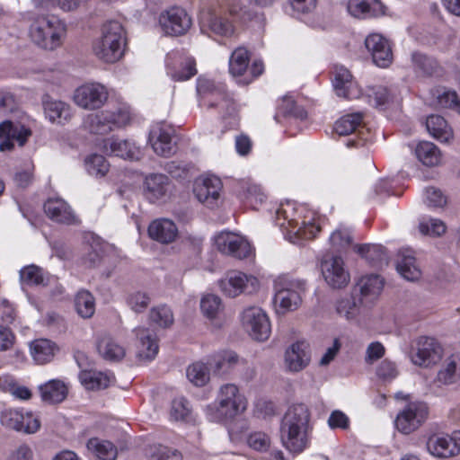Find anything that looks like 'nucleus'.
Here are the masks:
<instances>
[{"label":"nucleus","instance_id":"47","mask_svg":"<svg viewBox=\"0 0 460 460\" xmlns=\"http://www.w3.org/2000/svg\"><path fill=\"white\" fill-rule=\"evenodd\" d=\"M75 307L77 314L84 319L91 318L95 312V300L87 290L78 291L75 297Z\"/></svg>","mask_w":460,"mask_h":460},{"label":"nucleus","instance_id":"22","mask_svg":"<svg viewBox=\"0 0 460 460\" xmlns=\"http://www.w3.org/2000/svg\"><path fill=\"white\" fill-rule=\"evenodd\" d=\"M31 134L29 128L19 123H13L10 120L0 123V139H3L0 143V151H11L14 146V140L20 146H23Z\"/></svg>","mask_w":460,"mask_h":460},{"label":"nucleus","instance_id":"36","mask_svg":"<svg viewBox=\"0 0 460 460\" xmlns=\"http://www.w3.org/2000/svg\"><path fill=\"white\" fill-rule=\"evenodd\" d=\"M40 396L47 403H59L67 395V387L60 380H50L40 386Z\"/></svg>","mask_w":460,"mask_h":460},{"label":"nucleus","instance_id":"52","mask_svg":"<svg viewBox=\"0 0 460 460\" xmlns=\"http://www.w3.org/2000/svg\"><path fill=\"white\" fill-rule=\"evenodd\" d=\"M362 114L352 113L341 117L335 122L334 129L337 134L346 136L353 133L361 125Z\"/></svg>","mask_w":460,"mask_h":460},{"label":"nucleus","instance_id":"20","mask_svg":"<svg viewBox=\"0 0 460 460\" xmlns=\"http://www.w3.org/2000/svg\"><path fill=\"white\" fill-rule=\"evenodd\" d=\"M365 46L371 54L373 62L380 67H387L393 61L390 42L379 33H371L365 40Z\"/></svg>","mask_w":460,"mask_h":460},{"label":"nucleus","instance_id":"51","mask_svg":"<svg viewBox=\"0 0 460 460\" xmlns=\"http://www.w3.org/2000/svg\"><path fill=\"white\" fill-rule=\"evenodd\" d=\"M200 309L208 319L215 320L223 312L222 300L213 294L205 295L200 301Z\"/></svg>","mask_w":460,"mask_h":460},{"label":"nucleus","instance_id":"32","mask_svg":"<svg viewBox=\"0 0 460 460\" xmlns=\"http://www.w3.org/2000/svg\"><path fill=\"white\" fill-rule=\"evenodd\" d=\"M437 382L449 385L457 383L460 380V355L453 354L447 357L438 372Z\"/></svg>","mask_w":460,"mask_h":460},{"label":"nucleus","instance_id":"29","mask_svg":"<svg viewBox=\"0 0 460 460\" xmlns=\"http://www.w3.org/2000/svg\"><path fill=\"white\" fill-rule=\"evenodd\" d=\"M209 30L212 33L222 36L231 37L234 32L233 23L228 21L220 13L208 12L201 18V30Z\"/></svg>","mask_w":460,"mask_h":460},{"label":"nucleus","instance_id":"30","mask_svg":"<svg viewBox=\"0 0 460 460\" xmlns=\"http://www.w3.org/2000/svg\"><path fill=\"white\" fill-rule=\"evenodd\" d=\"M396 269L402 277L409 281L420 279L421 270L411 250H402L398 253Z\"/></svg>","mask_w":460,"mask_h":460},{"label":"nucleus","instance_id":"1","mask_svg":"<svg viewBox=\"0 0 460 460\" xmlns=\"http://www.w3.org/2000/svg\"><path fill=\"white\" fill-rule=\"evenodd\" d=\"M313 429L308 406L305 403L290 405L280 424L282 445L292 454H301L310 447Z\"/></svg>","mask_w":460,"mask_h":460},{"label":"nucleus","instance_id":"64","mask_svg":"<svg viewBox=\"0 0 460 460\" xmlns=\"http://www.w3.org/2000/svg\"><path fill=\"white\" fill-rule=\"evenodd\" d=\"M425 202L430 208H443L446 206L447 199L439 189L434 187L425 190Z\"/></svg>","mask_w":460,"mask_h":460},{"label":"nucleus","instance_id":"44","mask_svg":"<svg viewBox=\"0 0 460 460\" xmlns=\"http://www.w3.org/2000/svg\"><path fill=\"white\" fill-rule=\"evenodd\" d=\"M87 448L101 460H115L118 455L117 447L111 442L97 438L88 440Z\"/></svg>","mask_w":460,"mask_h":460},{"label":"nucleus","instance_id":"43","mask_svg":"<svg viewBox=\"0 0 460 460\" xmlns=\"http://www.w3.org/2000/svg\"><path fill=\"white\" fill-rule=\"evenodd\" d=\"M355 251L375 266L387 263V254L384 246L380 244L356 245Z\"/></svg>","mask_w":460,"mask_h":460},{"label":"nucleus","instance_id":"9","mask_svg":"<svg viewBox=\"0 0 460 460\" xmlns=\"http://www.w3.org/2000/svg\"><path fill=\"white\" fill-rule=\"evenodd\" d=\"M240 321L247 332L257 341H265L270 334V323L265 312L258 306H248L240 314Z\"/></svg>","mask_w":460,"mask_h":460},{"label":"nucleus","instance_id":"6","mask_svg":"<svg viewBox=\"0 0 460 460\" xmlns=\"http://www.w3.org/2000/svg\"><path fill=\"white\" fill-rule=\"evenodd\" d=\"M250 52L243 47L236 48L229 58V72L239 84L247 85L264 71V65L261 60H254L251 66Z\"/></svg>","mask_w":460,"mask_h":460},{"label":"nucleus","instance_id":"33","mask_svg":"<svg viewBox=\"0 0 460 460\" xmlns=\"http://www.w3.org/2000/svg\"><path fill=\"white\" fill-rule=\"evenodd\" d=\"M30 350L35 362L42 365L50 362L59 349L50 340L38 339L31 342Z\"/></svg>","mask_w":460,"mask_h":460},{"label":"nucleus","instance_id":"3","mask_svg":"<svg viewBox=\"0 0 460 460\" xmlns=\"http://www.w3.org/2000/svg\"><path fill=\"white\" fill-rule=\"evenodd\" d=\"M197 92L208 98V108H217L224 112L223 120L229 119L227 129H234L238 127L239 119L236 104L223 88L217 87L210 80L199 78Z\"/></svg>","mask_w":460,"mask_h":460},{"label":"nucleus","instance_id":"17","mask_svg":"<svg viewBox=\"0 0 460 460\" xmlns=\"http://www.w3.org/2000/svg\"><path fill=\"white\" fill-rule=\"evenodd\" d=\"M427 449L434 456L447 458L460 453V430L451 436L435 434L429 438Z\"/></svg>","mask_w":460,"mask_h":460},{"label":"nucleus","instance_id":"35","mask_svg":"<svg viewBox=\"0 0 460 460\" xmlns=\"http://www.w3.org/2000/svg\"><path fill=\"white\" fill-rule=\"evenodd\" d=\"M417 159L425 166H438L441 163L442 155L439 148L429 141H420L414 149Z\"/></svg>","mask_w":460,"mask_h":460},{"label":"nucleus","instance_id":"49","mask_svg":"<svg viewBox=\"0 0 460 460\" xmlns=\"http://www.w3.org/2000/svg\"><path fill=\"white\" fill-rule=\"evenodd\" d=\"M368 102L378 108H383L393 102L394 94L390 89L383 85L372 86L367 90Z\"/></svg>","mask_w":460,"mask_h":460},{"label":"nucleus","instance_id":"2","mask_svg":"<svg viewBox=\"0 0 460 460\" xmlns=\"http://www.w3.org/2000/svg\"><path fill=\"white\" fill-rule=\"evenodd\" d=\"M126 45L125 31L120 22L110 21L103 24L102 37L94 41V55L106 63H115L124 53Z\"/></svg>","mask_w":460,"mask_h":460},{"label":"nucleus","instance_id":"28","mask_svg":"<svg viewBox=\"0 0 460 460\" xmlns=\"http://www.w3.org/2000/svg\"><path fill=\"white\" fill-rule=\"evenodd\" d=\"M102 151L109 155L123 159H138L139 150L130 142L117 137L106 138L102 141Z\"/></svg>","mask_w":460,"mask_h":460},{"label":"nucleus","instance_id":"56","mask_svg":"<svg viewBox=\"0 0 460 460\" xmlns=\"http://www.w3.org/2000/svg\"><path fill=\"white\" fill-rule=\"evenodd\" d=\"M86 169L91 175L104 176L109 171V164L105 157L101 155H92L86 161Z\"/></svg>","mask_w":460,"mask_h":460},{"label":"nucleus","instance_id":"34","mask_svg":"<svg viewBox=\"0 0 460 460\" xmlns=\"http://www.w3.org/2000/svg\"><path fill=\"white\" fill-rule=\"evenodd\" d=\"M352 85V75L350 72L343 66L336 67L333 86L337 95L346 99L357 98L358 92L353 91L351 89Z\"/></svg>","mask_w":460,"mask_h":460},{"label":"nucleus","instance_id":"27","mask_svg":"<svg viewBox=\"0 0 460 460\" xmlns=\"http://www.w3.org/2000/svg\"><path fill=\"white\" fill-rule=\"evenodd\" d=\"M148 235L158 243L168 244L175 241L178 236V228L173 221L159 218L149 225Z\"/></svg>","mask_w":460,"mask_h":460},{"label":"nucleus","instance_id":"48","mask_svg":"<svg viewBox=\"0 0 460 460\" xmlns=\"http://www.w3.org/2000/svg\"><path fill=\"white\" fill-rule=\"evenodd\" d=\"M167 74L174 81H186L197 74L196 62L192 58H185L181 62V68L176 69L167 64Z\"/></svg>","mask_w":460,"mask_h":460},{"label":"nucleus","instance_id":"15","mask_svg":"<svg viewBox=\"0 0 460 460\" xmlns=\"http://www.w3.org/2000/svg\"><path fill=\"white\" fill-rule=\"evenodd\" d=\"M108 99L104 85L91 83L78 87L74 94L75 102L81 108L95 110L101 108Z\"/></svg>","mask_w":460,"mask_h":460},{"label":"nucleus","instance_id":"10","mask_svg":"<svg viewBox=\"0 0 460 460\" xmlns=\"http://www.w3.org/2000/svg\"><path fill=\"white\" fill-rule=\"evenodd\" d=\"M222 292L235 297L242 293H252L259 288V280L252 275H247L242 271L232 270L219 281Z\"/></svg>","mask_w":460,"mask_h":460},{"label":"nucleus","instance_id":"12","mask_svg":"<svg viewBox=\"0 0 460 460\" xmlns=\"http://www.w3.org/2000/svg\"><path fill=\"white\" fill-rule=\"evenodd\" d=\"M427 416L428 407L425 403L411 402L397 414L396 429L403 434H410L420 427Z\"/></svg>","mask_w":460,"mask_h":460},{"label":"nucleus","instance_id":"57","mask_svg":"<svg viewBox=\"0 0 460 460\" xmlns=\"http://www.w3.org/2000/svg\"><path fill=\"white\" fill-rule=\"evenodd\" d=\"M419 230L425 235L440 236L446 232L447 226L440 219L429 218L420 222Z\"/></svg>","mask_w":460,"mask_h":460},{"label":"nucleus","instance_id":"23","mask_svg":"<svg viewBox=\"0 0 460 460\" xmlns=\"http://www.w3.org/2000/svg\"><path fill=\"white\" fill-rule=\"evenodd\" d=\"M44 212L49 218L59 224L76 225L79 223L71 207L59 198L47 199L44 203Z\"/></svg>","mask_w":460,"mask_h":460},{"label":"nucleus","instance_id":"31","mask_svg":"<svg viewBox=\"0 0 460 460\" xmlns=\"http://www.w3.org/2000/svg\"><path fill=\"white\" fill-rule=\"evenodd\" d=\"M135 332L140 341L138 357L146 360L154 359L159 349L155 332L147 328H137Z\"/></svg>","mask_w":460,"mask_h":460},{"label":"nucleus","instance_id":"8","mask_svg":"<svg viewBox=\"0 0 460 460\" xmlns=\"http://www.w3.org/2000/svg\"><path fill=\"white\" fill-rule=\"evenodd\" d=\"M217 402V415L213 418L217 421L233 419L246 409L245 398L234 384H226L220 387Z\"/></svg>","mask_w":460,"mask_h":460},{"label":"nucleus","instance_id":"26","mask_svg":"<svg viewBox=\"0 0 460 460\" xmlns=\"http://www.w3.org/2000/svg\"><path fill=\"white\" fill-rule=\"evenodd\" d=\"M42 104L45 117L51 123L63 125L68 122L73 116L71 106L65 102L45 96Z\"/></svg>","mask_w":460,"mask_h":460},{"label":"nucleus","instance_id":"62","mask_svg":"<svg viewBox=\"0 0 460 460\" xmlns=\"http://www.w3.org/2000/svg\"><path fill=\"white\" fill-rule=\"evenodd\" d=\"M127 303L136 313L143 312L150 304V297L143 292H135L128 296Z\"/></svg>","mask_w":460,"mask_h":460},{"label":"nucleus","instance_id":"60","mask_svg":"<svg viewBox=\"0 0 460 460\" xmlns=\"http://www.w3.org/2000/svg\"><path fill=\"white\" fill-rule=\"evenodd\" d=\"M437 100L440 108L452 109L460 114V100L455 91L444 90L438 94Z\"/></svg>","mask_w":460,"mask_h":460},{"label":"nucleus","instance_id":"63","mask_svg":"<svg viewBox=\"0 0 460 460\" xmlns=\"http://www.w3.org/2000/svg\"><path fill=\"white\" fill-rule=\"evenodd\" d=\"M190 413L189 402L185 398H176L172 402L171 416L175 420H183Z\"/></svg>","mask_w":460,"mask_h":460},{"label":"nucleus","instance_id":"38","mask_svg":"<svg viewBox=\"0 0 460 460\" xmlns=\"http://www.w3.org/2000/svg\"><path fill=\"white\" fill-rule=\"evenodd\" d=\"M99 354L109 361H119L125 356L124 348L119 345L113 338L104 335L97 342Z\"/></svg>","mask_w":460,"mask_h":460},{"label":"nucleus","instance_id":"46","mask_svg":"<svg viewBox=\"0 0 460 460\" xmlns=\"http://www.w3.org/2000/svg\"><path fill=\"white\" fill-rule=\"evenodd\" d=\"M288 226L291 227L290 233L295 234V239L291 240L294 243L300 240H311L321 231V227L314 222L303 221L301 226H298L297 222L289 220Z\"/></svg>","mask_w":460,"mask_h":460},{"label":"nucleus","instance_id":"61","mask_svg":"<svg viewBox=\"0 0 460 460\" xmlns=\"http://www.w3.org/2000/svg\"><path fill=\"white\" fill-rule=\"evenodd\" d=\"M352 241L351 234L348 229L338 228L330 236V243L336 251H341L348 247Z\"/></svg>","mask_w":460,"mask_h":460},{"label":"nucleus","instance_id":"45","mask_svg":"<svg viewBox=\"0 0 460 460\" xmlns=\"http://www.w3.org/2000/svg\"><path fill=\"white\" fill-rule=\"evenodd\" d=\"M362 301L354 296L339 299L336 303L337 314L347 320H353L359 314Z\"/></svg>","mask_w":460,"mask_h":460},{"label":"nucleus","instance_id":"18","mask_svg":"<svg viewBox=\"0 0 460 460\" xmlns=\"http://www.w3.org/2000/svg\"><path fill=\"white\" fill-rule=\"evenodd\" d=\"M174 129L164 122L155 124L149 133V141L155 154L161 156H170L176 152L172 140Z\"/></svg>","mask_w":460,"mask_h":460},{"label":"nucleus","instance_id":"42","mask_svg":"<svg viewBox=\"0 0 460 460\" xmlns=\"http://www.w3.org/2000/svg\"><path fill=\"white\" fill-rule=\"evenodd\" d=\"M384 280L378 275H368L360 278L357 288L364 298H376L382 291Z\"/></svg>","mask_w":460,"mask_h":460},{"label":"nucleus","instance_id":"50","mask_svg":"<svg viewBox=\"0 0 460 460\" xmlns=\"http://www.w3.org/2000/svg\"><path fill=\"white\" fill-rule=\"evenodd\" d=\"M220 8L221 12L228 13L237 21L245 22L252 17L248 7L241 0H223Z\"/></svg>","mask_w":460,"mask_h":460},{"label":"nucleus","instance_id":"5","mask_svg":"<svg viewBox=\"0 0 460 460\" xmlns=\"http://www.w3.org/2000/svg\"><path fill=\"white\" fill-rule=\"evenodd\" d=\"M131 119L129 109L119 106L87 115L84 126L93 134L104 135L126 127Z\"/></svg>","mask_w":460,"mask_h":460},{"label":"nucleus","instance_id":"58","mask_svg":"<svg viewBox=\"0 0 460 460\" xmlns=\"http://www.w3.org/2000/svg\"><path fill=\"white\" fill-rule=\"evenodd\" d=\"M21 281L27 285H40L43 283L44 278L42 270L36 265L23 267L20 270Z\"/></svg>","mask_w":460,"mask_h":460},{"label":"nucleus","instance_id":"59","mask_svg":"<svg viewBox=\"0 0 460 460\" xmlns=\"http://www.w3.org/2000/svg\"><path fill=\"white\" fill-rule=\"evenodd\" d=\"M279 111L284 116L294 117L304 119L307 113L301 106L296 105V102L290 97H285L279 106Z\"/></svg>","mask_w":460,"mask_h":460},{"label":"nucleus","instance_id":"41","mask_svg":"<svg viewBox=\"0 0 460 460\" xmlns=\"http://www.w3.org/2000/svg\"><path fill=\"white\" fill-rule=\"evenodd\" d=\"M238 363V356L234 351H222L214 355L208 364L217 375H226Z\"/></svg>","mask_w":460,"mask_h":460},{"label":"nucleus","instance_id":"53","mask_svg":"<svg viewBox=\"0 0 460 460\" xmlns=\"http://www.w3.org/2000/svg\"><path fill=\"white\" fill-rule=\"evenodd\" d=\"M149 320L161 328H168L172 325L174 317L169 306L161 305L150 310Z\"/></svg>","mask_w":460,"mask_h":460},{"label":"nucleus","instance_id":"37","mask_svg":"<svg viewBox=\"0 0 460 460\" xmlns=\"http://www.w3.org/2000/svg\"><path fill=\"white\" fill-rule=\"evenodd\" d=\"M428 132L441 142H447L453 137V132L447 120L439 115H430L426 119Z\"/></svg>","mask_w":460,"mask_h":460},{"label":"nucleus","instance_id":"25","mask_svg":"<svg viewBox=\"0 0 460 460\" xmlns=\"http://www.w3.org/2000/svg\"><path fill=\"white\" fill-rule=\"evenodd\" d=\"M221 187L220 179L212 176L197 181L193 191L201 203L213 208L219 198Z\"/></svg>","mask_w":460,"mask_h":460},{"label":"nucleus","instance_id":"54","mask_svg":"<svg viewBox=\"0 0 460 460\" xmlns=\"http://www.w3.org/2000/svg\"><path fill=\"white\" fill-rule=\"evenodd\" d=\"M187 377L195 385L203 386L209 380V370L205 364L196 362L187 368Z\"/></svg>","mask_w":460,"mask_h":460},{"label":"nucleus","instance_id":"7","mask_svg":"<svg viewBox=\"0 0 460 460\" xmlns=\"http://www.w3.org/2000/svg\"><path fill=\"white\" fill-rule=\"evenodd\" d=\"M63 25L56 19L46 16L37 18L30 29L31 40L40 47L54 49L61 44Z\"/></svg>","mask_w":460,"mask_h":460},{"label":"nucleus","instance_id":"24","mask_svg":"<svg viewBox=\"0 0 460 460\" xmlns=\"http://www.w3.org/2000/svg\"><path fill=\"white\" fill-rule=\"evenodd\" d=\"M309 346L304 341L290 345L285 352V367L290 372H299L310 362Z\"/></svg>","mask_w":460,"mask_h":460},{"label":"nucleus","instance_id":"21","mask_svg":"<svg viewBox=\"0 0 460 460\" xmlns=\"http://www.w3.org/2000/svg\"><path fill=\"white\" fill-rule=\"evenodd\" d=\"M171 190V181L163 173H150L144 180L143 194L152 203L166 199Z\"/></svg>","mask_w":460,"mask_h":460},{"label":"nucleus","instance_id":"16","mask_svg":"<svg viewBox=\"0 0 460 460\" xmlns=\"http://www.w3.org/2000/svg\"><path fill=\"white\" fill-rule=\"evenodd\" d=\"M217 249L226 255L237 259L247 258L251 253L250 243L242 236L223 231L215 237Z\"/></svg>","mask_w":460,"mask_h":460},{"label":"nucleus","instance_id":"11","mask_svg":"<svg viewBox=\"0 0 460 460\" xmlns=\"http://www.w3.org/2000/svg\"><path fill=\"white\" fill-rule=\"evenodd\" d=\"M158 22L164 34L170 36L183 35L191 26V19L187 12L178 6L162 12Z\"/></svg>","mask_w":460,"mask_h":460},{"label":"nucleus","instance_id":"55","mask_svg":"<svg viewBox=\"0 0 460 460\" xmlns=\"http://www.w3.org/2000/svg\"><path fill=\"white\" fill-rule=\"evenodd\" d=\"M149 456L152 460H182V455L179 450L163 445L151 447Z\"/></svg>","mask_w":460,"mask_h":460},{"label":"nucleus","instance_id":"13","mask_svg":"<svg viewBox=\"0 0 460 460\" xmlns=\"http://www.w3.org/2000/svg\"><path fill=\"white\" fill-rule=\"evenodd\" d=\"M321 270L324 280L332 288H345L349 282V273L339 256H325L321 262Z\"/></svg>","mask_w":460,"mask_h":460},{"label":"nucleus","instance_id":"19","mask_svg":"<svg viewBox=\"0 0 460 460\" xmlns=\"http://www.w3.org/2000/svg\"><path fill=\"white\" fill-rule=\"evenodd\" d=\"M0 422L3 426L22 431L27 434L35 433L40 429V421L31 413L23 414L18 410L7 409L2 411Z\"/></svg>","mask_w":460,"mask_h":460},{"label":"nucleus","instance_id":"39","mask_svg":"<svg viewBox=\"0 0 460 460\" xmlns=\"http://www.w3.org/2000/svg\"><path fill=\"white\" fill-rule=\"evenodd\" d=\"M411 61L416 73L424 76L439 75L441 72V67L438 61L423 53H412Z\"/></svg>","mask_w":460,"mask_h":460},{"label":"nucleus","instance_id":"14","mask_svg":"<svg viewBox=\"0 0 460 460\" xmlns=\"http://www.w3.org/2000/svg\"><path fill=\"white\" fill-rule=\"evenodd\" d=\"M442 355L443 348L435 338L421 336L416 341V352L412 355V362L417 366L428 367L437 364Z\"/></svg>","mask_w":460,"mask_h":460},{"label":"nucleus","instance_id":"4","mask_svg":"<svg viewBox=\"0 0 460 460\" xmlns=\"http://www.w3.org/2000/svg\"><path fill=\"white\" fill-rule=\"evenodd\" d=\"M304 279L288 276L279 277L274 282V303L277 311L285 314L296 310L302 303V295L305 292Z\"/></svg>","mask_w":460,"mask_h":460},{"label":"nucleus","instance_id":"40","mask_svg":"<svg viewBox=\"0 0 460 460\" xmlns=\"http://www.w3.org/2000/svg\"><path fill=\"white\" fill-rule=\"evenodd\" d=\"M79 378L81 383L90 390L107 388L112 381L113 376L95 370H83Z\"/></svg>","mask_w":460,"mask_h":460}]
</instances>
